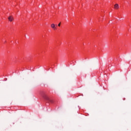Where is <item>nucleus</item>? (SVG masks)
I'll use <instances>...</instances> for the list:
<instances>
[{
    "instance_id": "20e7f679",
    "label": "nucleus",
    "mask_w": 131,
    "mask_h": 131,
    "mask_svg": "<svg viewBox=\"0 0 131 131\" xmlns=\"http://www.w3.org/2000/svg\"><path fill=\"white\" fill-rule=\"evenodd\" d=\"M114 8L118 10V9H119V5H118V4H116L114 6Z\"/></svg>"
},
{
    "instance_id": "f257e3e1",
    "label": "nucleus",
    "mask_w": 131,
    "mask_h": 131,
    "mask_svg": "<svg viewBox=\"0 0 131 131\" xmlns=\"http://www.w3.org/2000/svg\"><path fill=\"white\" fill-rule=\"evenodd\" d=\"M8 20L9 22H13V21H14V17H13L12 15H10L8 17Z\"/></svg>"
},
{
    "instance_id": "f03ea898",
    "label": "nucleus",
    "mask_w": 131,
    "mask_h": 131,
    "mask_svg": "<svg viewBox=\"0 0 131 131\" xmlns=\"http://www.w3.org/2000/svg\"><path fill=\"white\" fill-rule=\"evenodd\" d=\"M41 97L43 99H49V97L48 96V95H47V94H46L45 93H42L41 94Z\"/></svg>"
},
{
    "instance_id": "39448f33",
    "label": "nucleus",
    "mask_w": 131,
    "mask_h": 131,
    "mask_svg": "<svg viewBox=\"0 0 131 131\" xmlns=\"http://www.w3.org/2000/svg\"><path fill=\"white\" fill-rule=\"evenodd\" d=\"M58 26L59 27H60V26H61V23H60L59 24H58Z\"/></svg>"
},
{
    "instance_id": "7ed1b4c3",
    "label": "nucleus",
    "mask_w": 131,
    "mask_h": 131,
    "mask_svg": "<svg viewBox=\"0 0 131 131\" xmlns=\"http://www.w3.org/2000/svg\"><path fill=\"white\" fill-rule=\"evenodd\" d=\"M51 28H52V29H54V30L57 29V27H56V25H55L54 24H51Z\"/></svg>"
}]
</instances>
